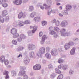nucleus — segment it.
Here are the masks:
<instances>
[{
    "label": "nucleus",
    "instance_id": "aec40b11",
    "mask_svg": "<svg viewBox=\"0 0 79 79\" xmlns=\"http://www.w3.org/2000/svg\"><path fill=\"white\" fill-rule=\"evenodd\" d=\"M8 2V0H0V4L2 3H5Z\"/></svg>",
    "mask_w": 79,
    "mask_h": 79
},
{
    "label": "nucleus",
    "instance_id": "e433bc0d",
    "mask_svg": "<svg viewBox=\"0 0 79 79\" xmlns=\"http://www.w3.org/2000/svg\"><path fill=\"white\" fill-rule=\"evenodd\" d=\"M30 21L28 20H25L24 22V23L26 24H30Z\"/></svg>",
    "mask_w": 79,
    "mask_h": 79
},
{
    "label": "nucleus",
    "instance_id": "393cba45",
    "mask_svg": "<svg viewBox=\"0 0 79 79\" xmlns=\"http://www.w3.org/2000/svg\"><path fill=\"white\" fill-rule=\"evenodd\" d=\"M62 13L64 15H68V12L67 10H64L62 11Z\"/></svg>",
    "mask_w": 79,
    "mask_h": 79
},
{
    "label": "nucleus",
    "instance_id": "cd10ccee",
    "mask_svg": "<svg viewBox=\"0 0 79 79\" xmlns=\"http://www.w3.org/2000/svg\"><path fill=\"white\" fill-rule=\"evenodd\" d=\"M75 53V50H71L70 51V54L72 55H74Z\"/></svg>",
    "mask_w": 79,
    "mask_h": 79
},
{
    "label": "nucleus",
    "instance_id": "4c0bfd02",
    "mask_svg": "<svg viewBox=\"0 0 79 79\" xmlns=\"http://www.w3.org/2000/svg\"><path fill=\"white\" fill-rule=\"evenodd\" d=\"M45 6V9L46 10H48V8H49V6H48L45 4H43V6Z\"/></svg>",
    "mask_w": 79,
    "mask_h": 79
},
{
    "label": "nucleus",
    "instance_id": "680f3d73",
    "mask_svg": "<svg viewBox=\"0 0 79 79\" xmlns=\"http://www.w3.org/2000/svg\"><path fill=\"white\" fill-rule=\"evenodd\" d=\"M59 9L60 10H62V6H60L59 7Z\"/></svg>",
    "mask_w": 79,
    "mask_h": 79
},
{
    "label": "nucleus",
    "instance_id": "052dcab7",
    "mask_svg": "<svg viewBox=\"0 0 79 79\" xmlns=\"http://www.w3.org/2000/svg\"><path fill=\"white\" fill-rule=\"evenodd\" d=\"M77 49V48H76V47H73L72 48V50H76Z\"/></svg>",
    "mask_w": 79,
    "mask_h": 79
},
{
    "label": "nucleus",
    "instance_id": "20e7f679",
    "mask_svg": "<svg viewBox=\"0 0 79 79\" xmlns=\"http://www.w3.org/2000/svg\"><path fill=\"white\" fill-rule=\"evenodd\" d=\"M26 13H23V12H21L18 15V18L19 19H20L21 18H25L26 16Z\"/></svg>",
    "mask_w": 79,
    "mask_h": 79
},
{
    "label": "nucleus",
    "instance_id": "39448f33",
    "mask_svg": "<svg viewBox=\"0 0 79 79\" xmlns=\"http://www.w3.org/2000/svg\"><path fill=\"white\" fill-rule=\"evenodd\" d=\"M13 3L15 5H19L22 3V0H15L13 1Z\"/></svg>",
    "mask_w": 79,
    "mask_h": 79
},
{
    "label": "nucleus",
    "instance_id": "09e8293b",
    "mask_svg": "<svg viewBox=\"0 0 79 79\" xmlns=\"http://www.w3.org/2000/svg\"><path fill=\"white\" fill-rule=\"evenodd\" d=\"M22 39H23L21 37H20L18 39V41H19V42H21L22 40Z\"/></svg>",
    "mask_w": 79,
    "mask_h": 79
},
{
    "label": "nucleus",
    "instance_id": "f8f14e48",
    "mask_svg": "<svg viewBox=\"0 0 79 79\" xmlns=\"http://www.w3.org/2000/svg\"><path fill=\"white\" fill-rule=\"evenodd\" d=\"M5 56H2L1 57V58L0 59V61L1 62H2V63H3V62H4L5 61Z\"/></svg>",
    "mask_w": 79,
    "mask_h": 79
},
{
    "label": "nucleus",
    "instance_id": "f03ea898",
    "mask_svg": "<svg viewBox=\"0 0 79 79\" xmlns=\"http://www.w3.org/2000/svg\"><path fill=\"white\" fill-rule=\"evenodd\" d=\"M68 25V22L66 20L62 21L61 23L60 26L62 27H67Z\"/></svg>",
    "mask_w": 79,
    "mask_h": 79
},
{
    "label": "nucleus",
    "instance_id": "3c124183",
    "mask_svg": "<svg viewBox=\"0 0 79 79\" xmlns=\"http://www.w3.org/2000/svg\"><path fill=\"white\" fill-rule=\"evenodd\" d=\"M49 55L47 53L45 54V56H46V57L47 58H48L49 57Z\"/></svg>",
    "mask_w": 79,
    "mask_h": 79
},
{
    "label": "nucleus",
    "instance_id": "c03bdc74",
    "mask_svg": "<svg viewBox=\"0 0 79 79\" xmlns=\"http://www.w3.org/2000/svg\"><path fill=\"white\" fill-rule=\"evenodd\" d=\"M74 40L75 42H77L79 40V39L78 38H75L74 39Z\"/></svg>",
    "mask_w": 79,
    "mask_h": 79
},
{
    "label": "nucleus",
    "instance_id": "72a5a7b5",
    "mask_svg": "<svg viewBox=\"0 0 79 79\" xmlns=\"http://www.w3.org/2000/svg\"><path fill=\"white\" fill-rule=\"evenodd\" d=\"M24 23L23 22H20L19 23V25L20 26H24Z\"/></svg>",
    "mask_w": 79,
    "mask_h": 79
},
{
    "label": "nucleus",
    "instance_id": "4d7b16f0",
    "mask_svg": "<svg viewBox=\"0 0 79 79\" xmlns=\"http://www.w3.org/2000/svg\"><path fill=\"white\" fill-rule=\"evenodd\" d=\"M34 26H30V28L31 29H34Z\"/></svg>",
    "mask_w": 79,
    "mask_h": 79
},
{
    "label": "nucleus",
    "instance_id": "412c9836",
    "mask_svg": "<svg viewBox=\"0 0 79 79\" xmlns=\"http://www.w3.org/2000/svg\"><path fill=\"white\" fill-rule=\"evenodd\" d=\"M63 61H64V60L61 58L58 59V63H60V64L63 63Z\"/></svg>",
    "mask_w": 79,
    "mask_h": 79
},
{
    "label": "nucleus",
    "instance_id": "e2e57ef3",
    "mask_svg": "<svg viewBox=\"0 0 79 79\" xmlns=\"http://www.w3.org/2000/svg\"><path fill=\"white\" fill-rule=\"evenodd\" d=\"M20 56H21V57H22V55H21V54L19 55V56H18V58H19V57H20Z\"/></svg>",
    "mask_w": 79,
    "mask_h": 79
},
{
    "label": "nucleus",
    "instance_id": "13d9d810",
    "mask_svg": "<svg viewBox=\"0 0 79 79\" xmlns=\"http://www.w3.org/2000/svg\"><path fill=\"white\" fill-rule=\"evenodd\" d=\"M59 15L61 17H62V16H63V14L61 13H59Z\"/></svg>",
    "mask_w": 79,
    "mask_h": 79
},
{
    "label": "nucleus",
    "instance_id": "dca6fc26",
    "mask_svg": "<svg viewBox=\"0 0 79 79\" xmlns=\"http://www.w3.org/2000/svg\"><path fill=\"white\" fill-rule=\"evenodd\" d=\"M30 16L31 18H34V16H36V13L33 12L30 14Z\"/></svg>",
    "mask_w": 79,
    "mask_h": 79
},
{
    "label": "nucleus",
    "instance_id": "bf43d9fd",
    "mask_svg": "<svg viewBox=\"0 0 79 79\" xmlns=\"http://www.w3.org/2000/svg\"><path fill=\"white\" fill-rule=\"evenodd\" d=\"M40 8L42 10H44V7H43V6H40Z\"/></svg>",
    "mask_w": 79,
    "mask_h": 79
},
{
    "label": "nucleus",
    "instance_id": "7c9ffc66",
    "mask_svg": "<svg viewBox=\"0 0 79 79\" xmlns=\"http://www.w3.org/2000/svg\"><path fill=\"white\" fill-rule=\"evenodd\" d=\"M12 43L13 44H14V45H17L18 43H17V42L16 40H13L12 41Z\"/></svg>",
    "mask_w": 79,
    "mask_h": 79
},
{
    "label": "nucleus",
    "instance_id": "a211bd4d",
    "mask_svg": "<svg viewBox=\"0 0 79 79\" xmlns=\"http://www.w3.org/2000/svg\"><path fill=\"white\" fill-rule=\"evenodd\" d=\"M56 76V74L55 73H52L50 75V77L51 79L55 78Z\"/></svg>",
    "mask_w": 79,
    "mask_h": 79
},
{
    "label": "nucleus",
    "instance_id": "c9c22d12",
    "mask_svg": "<svg viewBox=\"0 0 79 79\" xmlns=\"http://www.w3.org/2000/svg\"><path fill=\"white\" fill-rule=\"evenodd\" d=\"M56 32L53 31V30H51L50 31V34H51L52 35H53V34H55Z\"/></svg>",
    "mask_w": 79,
    "mask_h": 79
},
{
    "label": "nucleus",
    "instance_id": "f257e3e1",
    "mask_svg": "<svg viewBox=\"0 0 79 79\" xmlns=\"http://www.w3.org/2000/svg\"><path fill=\"white\" fill-rule=\"evenodd\" d=\"M62 36H68L70 35V33L66 31V29L64 28H62L60 31Z\"/></svg>",
    "mask_w": 79,
    "mask_h": 79
},
{
    "label": "nucleus",
    "instance_id": "ddd939ff",
    "mask_svg": "<svg viewBox=\"0 0 79 79\" xmlns=\"http://www.w3.org/2000/svg\"><path fill=\"white\" fill-rule=\"evenodd\" d=\"M34 20L36 22H39L40 20V17H36L35 18Z\"/></svg>",
    "mask_w": 79,
    "mask_h": 79
},
{
    "label": "nucleus",
    "instance_id": "7ed1b4c3",
    "mask_svg": "<svg viewBox=\"0 0 79 79\" xmlns=\"http://www.w3.org/2000/svg\"><path fill=\"white\" fill-rule=\"evenodd\" d=\"M57 51L59 52H61L62 50H52L51 52L52 55L53 56H56V55H58V52Z\"/></svg>",
    "mask_w": 79,
    "mask_h": 79
},
{
    "label": "nucleus",
    "instance_id": "bb28decb",
    "mask_svg": "<svg viewBox=\"0 0 79 79\" xmlns=\"http://www.w3.org/2000/svg\"><path fill=\"white\" fill-rule=\"evenodd\" d=\"M73 74H74V71L72 70H70L69 71V75H73Z\"/></svg>",
    "mask_w": 79,
    "mask_h": 79
},
{
    "label": "nucleus",
    "instance_id": "69168bd1",
    "mask_svg": "<svg viewBox=\"0 0 79 79\" xmlns=\"http://www.w3.org/2000/svg\"><path fill=\"white\" fill-rule=\"evenodd\" d=\"M70 77H66V79H70Z\"/></svg>",
    "mask_w": 79,
    "mask_h": 79
},
{
    "label": "nucleus",
    "instance_id": "1a4fd4ad",
    "mask_svg": "<svg viewBox=\"0 0 79 79\" xmlns=\"http://www.w3.org/2000/svg\"><path fill=\"white\" fill-rule=\"evenodd\" d=\"M8 14V13L6 10H3L2 12V16H6Z\"/></svg>",
    "mask_w": 79,
    "mask_h": 79
},
{
    "label": "nucleus",
    "instance_id": "ea45409f",
    "mask_svg": "<svg viewBox=\"0 0 79 79\" xmlns=\"http://www.w3.org/2000/svg\"><path fill=\"white\" fill-rule=\"evenodd\" d=\"M20 37L21 38H22V39H24V38H25V36L23 34H21L20 35Z\"/></svg>",
    "mask_w": 79,
    "mask_h": 79
},
{
    "label": "nucleus",
    "instance_id": "a19ab883",
    "mask_svg": "<svg viewBox=\"0 0 79 79\" xmlns=\"http://www.w3.org/2000/svg\"><path fill=\"white\" fill-rule=\"evenodd\" d=\"M25 73H26V72L25 71H20L19 72V74H25Z\"/></svg>",
    "mask_w": 79,
    "mask_h": 79
},
{
    "label": "nucleus",
    "instance_id": "5701e85b",
    "mask_svg": "<svg viewBox=\"0 0 79 79\" xmlns=\"http://www.w3.org/2000/svg\"><path fill=\"white\" fill-rule=\"evenodd\" d=\"M42 26H45L46 25H47V22L45 21H43L42 22Z\"/></svg>",
    "mask_w": 79,
    "mask_h": 79
},
{
    "label": "nucleus",
    "instance_id": "b1692460",
    "mask_svg": "<svg viewBox=\"0 0 79 79\" xmlns=\"http://www.w3.org/2000/svg\"><path fill=\"white\" fill-rule=\"evenodd\" d=\"M55 23L56 26H60V21L58 20L56 21Z\"/></svg>",
    "mask_w": 79,
    "mask_h": 79
},
{
    "label": "nucleus",
    "instance_id": "473e14b6",
    "mask_svg": "<svg viewBox=\"0 0 79 79\" xmlns=\"http://www.w3.org/2000/svg\"><path fill=\"white\" fill-rule=\"evenodd\" d=\"M0 21L1 23H4V19L2 17L0 16Z\"/></svg>",
    "mask_w": 79,
    "mask_h": 79
},
{
    "label": "nucleus",
    "instance_id": "de8ad7c7",
    "mask_svg": "<svg viewBox=\"0 0 79 79\" xmlns=\"http://www.w3.org/2000/svg\"><path fill=\"white\" fill-rule=\"evenodd\" d=\"M43 33L42 32H40L39 34V35L40 37H42L43 35Z\"/></svg>",
    "mask_w": 79,
    "mask_h": 79
},
{
    "label": "nucleus",
    "instance_id": "9b49d317",
    "mask_svg": "<svg viewBox=\"0 0 79 79\" xmlns=\"http://www.w3.org/2000/svg\"><path fill=\"white\" fill-rule=\"evenodd\" d=\"M37 26H34L33 29L31 31V32L33 33H35L36 31H37Z\"/></svg>",
    "mask_w": 79,
    "mask_h": 79
},
{
    "label": "nucleus",
    "instance_id": "f704fd0d",
    "mask_svg": "<svg viewBox=\"0 0 79 79\" xmlns=\"http://www.w3.org/2000/svg\"><path fill=\"white\" fill-rule=\"evenodd\" d=\"M70 44V46H71H71H73L74 45V42H72V41H70L69 42V43Z\"/></svg>",
    "mask_w": 79,
    "mask_h": 79
},
{
    "label": "nucleus",
    "instance_id": "5fc2aeb1",
    "mask_svg": "<svg viewBox=\"0 0 79 79\" xmlns=\"http://www.w3.org/2000/svg\"><path fill=\"white\" fill-rule=\"evenodd\" d=\"M50 68H51V69H52V68H53V65L52 64H50Z\"/></svg>",
    "mask_w": 79,
    "mask_h": 79
},
{
    "label": "nucleus",
    "instance_id": "338daca9",
    "mask_svg": "<svg viewBox=\"0 0 79 79\" xmlns=\"http://www.w3.org/2000/svg\"><path fill=\"white\" fill-rule=\"evenodd\" d=\"M76 32H79V28L77 30V31H76Z\"/></svg>",
    "mask_w": 79,
    "mask_h": 79
},
{
    "label": "nucleus",
    "instance_id": "864d4df0",
    "mask_svg": "<svg viewBox=\"0 0 79 79\" xmlns=\"http://www.w3.org/2000/svg\"><path fill=\"white\" fill-rule=\"evenodd\" d=\"M52 13H56V10H53L52 11Z\"/></svg>",
    "mask_w": 79,
    "mask_h": 79
},
{
    "label": "nucleus",
    "instance_id": "423d86ee",
    "mask_svg": "<svg viewBox=\"0 0 79 79\" xmlns=\"http://www.w3.org/2000/svg\"><path fill=\"white\" fill-rule=\"evenodd\" d=\"M41 68V65L40 64H36L33 66V69L34 70H39Z\"/></svg>",
    "mask_w": 79,
    "mask_h": 79
},
{
    "label": "nucleus",
    "instance_id": "a18cd8bd",
    "mask_svg": "<svg viewBox=\"0 0 79 79\" xmlns=\"http://www.w3.org/2000/svg\"><path fill=\"white\" fill-rule=\"evenodd\" d=\"M56 19H53L52 20L51 23H55V22H56Z\"/></svg>",
    "mask_w": 79,
    "mask_h": 79
},
{
    "label": "nucleus",
    "instance_id": "4be33fe9",
    "mask_svg": "<svg viewBox=\"0 0 79 79\" xmlns=\"http://www.w3.org/2000/svg\"><path fill=\"white\" fill-rule=\"evenodd\" d=\"M55 72H56V73H58V74H60L61 73V72L59 69H55Z\"/></svg>",
    "mask_w": 79,
    "mask_h": 79
},
{
    "label": "nucleus",
    "instance_id": "9d476101",
    "mask_svg": "<svg viewBox=\"0 0 79 79\" xmlns=\"http://www.w3.org/2000/svg\"><path fill=\"white\" fill-rule=\"evenodd\" d=\"M70 47V44L69 43L66 44L64 45V48L66 50L69 49Z\"/></svg>",
    "mask_w": 79,
    "mask_h": 79
},
{
    "label": "nucleus",
    "instance_id": "2f4dec72",
    "mask_svg": "<svg viewBox=\"0 0 79 79\" xmlns=\"http://www.w3.org/2000/svg\"><path fill=\"white\" fill-rule=\"evenodd\" d=\"M29 10L30 11H33V10H34V7L33 6H30L29 7Z\"/></svg>",
    "mask_w": 79,
    "mask_h": 79
},
{
    "label": "nucleus",
    "instance_id": "0eeeda50",
    "mask_svg": "<svg viewBox=\"0 0 79 79\" xmlns=\"http://www.w3.org/2000/svg\"><path fill=\"white\" fill-rule=\"evenodd\" d=\"M10 32L12 33V34L14 35L16 33H17V30L15 28H13L11 30Z\"/></svg>",
    "mask_w": 79,
    "mask_h": 79
},
{
    "label": "nucleus",
    "instance_id": "58836bf2",
    "mask_svg": "<svg viewBox=\"0 0 79 79\" xmlns=\"http://www.w3.org/2000/svg\"><path fill=\"white\" fill-rule=\"evenodd\" d=\"M8 73V71L5 70L3 73V74L4 75H7Z\"/></svg>",
    "mask_w": 79,
    "mask_h": 79
},
{
    "label": "nucleus",
    "instance_id": "79ce46f5",
    "mask_svg": "<svg viewBox=\"0 0 79 79\" xmlns=\"http://www.w3.org/2000/svg\"><path fill=\"white\" fill-rule=\"evenodd\" d=\"M4 62V63L6 65H8L9 64V62L7 60H5Z\"/></svg>",
    "mask_w": 79,
    "mask_h": 79
},
{
    "label": "nucleus",
    "instance_id": "c756f323",
    "mask_svg": "<svg viewBox=\"0 0 79 79\" xmlns=\"http://www.w3.org/2000/svg\"><path fill=\"white\" fill-rule=\"evenodd\" d=\"M14 35L13 36L14 38H17V37H19V34L17 33H15V34H14Z\"/></svg>",
    "mask_w": 79,
    "mask_h": 79
},
{
    "label": "nucleus",
    "instance_id": "c85d7f7f",
    "mask_svg": "<svg viewBox=\"0 0 79 79\" xmlns=\"http://www.w3.org/2000/svg\"><path fill=\"white\" fill-rule=\"evenodd\" d=\"M63 78V75L61 74L59 75L57 79H62Z\"/></svg>",
    "mask_w": 79,
    "mask_h": 79
},
{
    "label": "nucleus",
    "instance_id": "603ef678",
    "mask_svg": "<svg viewBox=\"0 0 79 79\" xmlns=\"http://www.w3.org/2000/svg\"><path fill=\"white\" fill-rule=\"evenodd\" d=\"M5 78L6 79H8L9 78V76H8V74L6 75Z\"/></svg>",
    "mask_w": 79,
    "mask_h": 79
},
{
    "label": "nucleus",
    "instance_id": "f3484780",
    "mask_svg": "<svg viewBox=\"0 0 79 79\" xmlns=\"http://www.w3.org/2000/svg\"><path fill=\"white\" fill-rule=\"evenodd\" d=\"M54 30L56 32H59L60 29L59 28V27H54Z\"/></svg>",
    "mask_w": 79,
    "mask_h": 79
},
{
    "label": "nucleus",
    "instance_id": "4468645a",
    "mask_svg": "<svg viewBox=\"0 0 79 79\" xmlns=\"http://www.w3.org/2000/svg\"><path fill=\"white\" fill-rule=\"evenodd\" d=\"M72 8V6L71 5H67L66 6L67 10H70Z\"/></svg>",
    "mask_w": 79,
    "mask_h": 79
},
{
    "label": "nucleus",
    "instance_id": "a878e982",
    "mask_svg": "<svg viewBox=\"0 0 79 79\" xmlns=\"http://www.w3.org/2000/svg\"><path fill=\"white\" fill-rule=\"evenodd\" d=\"M67 68H68V65H64L63 66L62 69L63 70H66V69H67Z\"/></svg>",
    "mask_w": 79,
    "mask_h": 79
},
{
    "label": "nucleus",
    "instance_id": "0e129e2a",
    "mask_svg": "<svg viewBox=\"0 0 79 79\" xmlns=\"http://www.w3.org/2000/svg\"><path fill=\"white\" fill-rule=\"evenodd\" d=\"M43 63L44 64L45 63H46V61H45V60H43Z\"/></svg>",
    "mask_w": 79,
    "mask_h": 79
},
{
    "label": "nucleus",
    "instance_id": "6e6552de",
    "mask_svg": "<svg viewBox=\"0 0 79 79\" xmlns=\"http://www.w3.org/2000/svg\"><path fill=\"white\" fill-rule=\"evenodd\" d=\"M45 53V50H40V52H38L37 54V56H41V55L42 54H44V53Z\"/></svg>",
    "mask_w": 79,
    "mask_h": 79
},
{
    "label": "nucleus",
    "instance_id": "2eb2a0df",
    "mask_svg": "<svg viewBox=\"0 0 79 79\" xmlns=\"http://www.w3.org/2000/svg\"><path fill=\"white\" fill-rule=\"evenodd\" d=\"M47 36H46V35H43L42 37V42H45V39H47Z\"/></svg>",
    "mask_w": 79,
    "mask_h": 79
},
{
    "label": "nucleus",
    "instance_id": "774afa93",
    "mask_svg": "<svg viewBox=\"0 0 79 79\" xmlns=\"http://www.w3.org/2000/svg\"><path fill=\"white\" fill-rule=\"evenodd\" d=\"M50 29H51V30H52V29H53V28L52 27H50Z\"/></svg>",
    "mask_w": 79,
    "mask_h": 79
},
{
    "label": "nucleus",
    "instance_id": "37998d69",
    "mask_svg": "<svg viewBox=\"0 0 79 79\" xmlns=\"http://www.w3.org/2000/svg\"><path fill=\"white\" fill-rule=\"evenodd\" d=\"M2 6L3 7L5 8L8 6V4H7L6 3L4 4H3L2 5Z\"/></svg>",
    "mask_w": 79,
    "mask_h": 79
},
{
    "label": "nucleus",
    "instance_id": "8fccbe9b",
    "mask_svg": "<svg viewBox=\"0 0 79 79\" xmlns=\"http://www.w3.org/2000/svg\"><path fill=\"white\" fill-rule=\"evenodd\" d=\"M58 68L59 69H61L62 68V66L61 65H60L58 66Z\"/></svg>",
    "mask_w": 79,
    "mask_h": 79
},
{
    "label": "nucleus",
    "instance_id": "49530a36",
    "mask_svg": "<svg viewBox=\"0 0 79 79\" xmlns=\"http://www.w3.org/2000/svg\"><path fill=\"white\" fill-rule=\"evenodd\" d=\"M54 36L53 37H54V38H56L57 37H58V35H57L56 34V33L54 34Z\"/></svg>",
    "mask_w": 79,
    "mask_h": 79
},
{
    "label": "nucleus",
    "instance_id": "6ab92c4d",
    "mask_svg": "<svg viewBox=\"0 0 79 79\" xmlns=\"http://www.w3.org/2000/svg\"><path fill=\"white\" fill-rule=\"evenodd\" d=\"M29 56L30 57H31L32 58L33 56H34V53L33 52H30L29 54Z\"/></svg>",
    "mask_w": 79,
    "mask_h": 79
},
{
    "label": "nucleus",
    "instance_id": "6e6d98bb",
    "mask_svg": "<svg viewBox=\"0 0 79 79\" xmlns=\"http://www.w3.org/2000/svg\"><path fill=\"white\" fill-rule=\"evenodd\" d=\"M12 74H15V75H16V72L15 71H12Z\"/></svg>",
    "mask_w": 79,
    "mask_h": 79
}]
</instances>
